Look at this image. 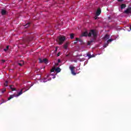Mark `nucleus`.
I'll use <instances>...</instances> for the list:
<instances>
[{
	"label": "nucleus",
	"instance_id": "f257e3e1",
	"mask_svg": "<svg viewBox=\"0 0 131 131\" xmlns=\"http://www.w3.org/2000/svg\"><path fill=\"white\" fill-rule=\"evenodd\" d=\"M88 35L89 37H91L93 35L94 38H96L97 37V32L95 30H92L89 34H88L87 32H84L82 34V36H88Z\"/></svg>",
	"mask_w": 131,
	"mask_h": 131
},
{
	"label": "nucleus",
	"instance_id": "f03ea898",
	"mask_svg": "<svg viewBox=\"0 0 131 131\" xmlns=\"http://www.w3.org/2000/svg\"><path fill=\"white\" fill-rule=\"evenodd\" d=\"M24 90V88L21 89L19 92L17 93V95L13 94L10 96L9 97H8V100L9 101L11 99H13V98H15V97H19V96H21L22 94H23V90Z\"/></svg>",
	"mask_w": 131,
	"mask_h": 131
},
{
	"label": "nucleus",
	"instance_id": "7ed1b4c3",
	"mask_svg": "<svg viewBox=\"0 0 131 131\" xmlns=\"http://www.w3.org/2000/svg\"><path fill=\"white\" fill-rule=\"evenodd\" d=\"M58 39L59 45H63L64 41H65V40L66 39V37L64 36H60L58 37Z\"/></svg>",
	"mask_w": 131,
	"mask_h": 131
},
{
	"label": "nucleus",
	"instance_id": "20e7f679",
	"mask_svg": "<svg viewBox=\"0 0 131 131\" xmlns=\"http://www.w3.org/2000/svg\"><path fill=\"white\" fill-rule=\"evenodd\" d=\"M75 69V67H71V66L70 67V69L73 75H76V73H75V72L74 71Z\"/></svg>",
	"mask_w": 131,
	"mask_h": 131
},
{
	"label": "nucleus",
	"instance_id": "39448f33",
	"mask_svg": "<svg viewBox=\"0 0 131 131\" xmlns=\"http://www.w3.org/2000/svg\"><path fill=\"white\" fill-rule=\"evenodd\" d=\"M39 63H45V64H48V59L47 58H44L43 60L39 58Z\"/></svg>",
	"mask_w": 131,
	"mask_h": 131
},
{
	"label": "nucleus",
	"instance_id": "423d86ee",
	"mask_svg": "<svg viewBox=\"0 0 131 131\" xmlns=\"http://www.w3.org/2000/svg\"><path fill=\"white\" fill-rule=\"evenodd\" d=\"M76 41H79L81 45H84V42H83V40L81 38H76Z\"/></svg>",
	"mask_w": 131,
	"mask_h": 131
},
{
	"label": "nucleus",
	"instance_id": "0eeeda50",
	"mask_svg": "<svg viewBox=\"0 0 131 131\" xmlns=\"http://www.w3.org/2000/svg\"><path fill=\"white\" fill-rule=\"evenodd\" d=\"M125 14H131V7L128 8L126 10L124 11Z\"/></svg>",
	"mask_w": 131,
	"mask_h": 131
},
{
	"label": "nucleus",
	"instance_id": "6e6552de",
	"mask_svg": "<svg viewBox=\"0 0 131 131\" xmlns=\"http://www.w3.org/2000/svg\"><path fill=\"white\" fill-rule=\"evenodd\" d=\"M101 9L98 8L96 11V16H100L101 15Z\"/></svg>",
	"mask_w": 131,
	"mask_h": 131
},
{
	"label": "nucleus",
	"instance_id": "1a4fd4ad",
	"mask_svg": "<svg viewBox=\"0 0 131 131\" xmlns=\"http://www.w3.org/2000/svg\"><path fill=\"white\" fill-rule=\"evenodd\" d=\"M110 38V36H109V35L108 34H106L103 37V39L104 40H107V39H109Z\"/></svg>",
	"mask_w": 131,
	"mask_h": 131
},
{
	"label": "nucleus",
	"instance_id": "9d476101",
	"mask_svg": "<svg viewBox=\"0 0 131 131\" xmlns=\"http://www.w3.org/2000/svg\"><path fill=\"white\" fill-rule=\"evenodd\" d=\"M69 46V42H67L66 43L63 45V48L65 49H67Z\"/></svg>",
	"mask_w": 131,
	"mask_h": 131
},
{
	"label": "nucleus",
	"instance_id": "9b49d317",
	"mask_svg": "<svg viewBox=\"0 0 131 131\" xmlns=\"http://www.w3.org/2000/svg\"><path fill=\"white\" fill-rule=\"evenodd\" d=\"M1 14L4 16L7 14V11L3 9L1 11Z\"/></svg>",
	"mask_w": 131,
	"mask_h": 131
},
{
	"label": "nucleus",
	"instance_id": "f8f14e48",
	"mask_svg": "<svg viewBox=\"0 0 131 131\" xmlns=\"http://www.w3.org/2000/svg\"><path fill=\"white\" fill-rule=\"evenodd\" d=\"M87 56L89 57V59H91V58H94L95 57V55H91V54H87Z\"/></svg>",
	"mask_w": 131,
	"mask_h": 131
},
{
	"label": "nucleus",
	"instance_id": "ddd939ff",
	"mask_svg": "<svg viewBox=\"0 0 131 131\" xmlns=\"http://www.w3.org/2000/svg\"><path fill=\"white\" fill-rule=\"evenodd\" d=\"M55 71L56 72H57L59 73V72H61V69L60 68L58 67L55 69Z\"/></svg>",
	"mask_w": 131,
	"mask_h": 131
},
{
	"label": "nucleus",
	"instance_id": "4468645a",
	"mask_svg": "<svg viewBox=\"0 0 131 131\" xmlns=\"http://www.w3.org/2000/svg\"><path fill=\"white\" fill-rule=\"evenodd\" d=\"M10 88L12 92H14V91H16V89L14 87V85H10Z\"/></svg>",
	"mask_w": 131,
	"mask_h": 131
},
{
	"label": "nucleus",
	"instance_id": "2eb2a0df",
	"mask_svg": "<svg viewBox=\"0 0 131 131\" xmlns=\"http://www.w3.org/2000/svg\"><path fill=\"white\" fill-rule=\"evenodd\" d=\"M125 8H126V5L123 4L121 5V10H122V9H125Z\"/></svg>",
	"mask_w": 131,
	"mask_h": 131
},
{
	"label": "nucleus",
	"instance_id": "dca6fc26",
	"mask_svg": "<svg viewBox=\"0 0 131 131\" xmlns=\"http://www.w3.org/2000/svg\"><path fill=\"white\" fill-rule=\"evenodd\" d=\"M93 42H95V40H91L90 41H89L88 42V46H90V45L93 43Z\"/></svg>",
	"mask_w": 131,
	"mask_h": 131
},
{
	"label": "nucleus",
	"instance_id": "f3484780",
	"mask_svg": "<svg viewBox=\"0 0 131 131\" xmlns=\"http://www.w3.org/2000/svg\"><path fill=\"white\" fill-rule=\"evenodd\" d=\"M70 38L71 39H73V38H74V34L72 33L70 34Z\"/></svg>",
	"mask_w": 131,
	"mask_h": 131
},
{
	"label": "nucleus",
	"instance_id": "a211bd4d",
	"mask_svg": "<svg viewBox=\"0 0 131 131\" xmlns=\"http://www.w3.org/2000/svg\"><path fill=\"white\" fill-rule=\"evenodd\" d=\"M31 23H28L27 24H26L25 25V28H27L28 27H29V25H30Z\"/></svg>",
	"mask_w": 131,
	"mask_h": 131
},
{
	"label": "nucleus",
	"instance_id": "6ab92c4d",
	"mask_svg": "<svg viewBox=\"0 0 131 131\" xmlns=\"http://www.w3.org/2000/svg\"><path fill=\"white\" fill-rule=\"evenodd\" d=\"M111 41H113V39H110L107 41V43H109V42H111Z\"/></svg>",
	"mask_w": 131,
	"mask_h": 131
},
{
	"label": "nucleus",
	"instance_id": "aec40b11",
	"mask_svg": "<svg viewBox=\"0 0 131 131\" xmlns=\"http://www.w3.org/2000/svg\"><path fill=\"white\" fill-rule=\"evenodd\" d=\"M8 50H9V46H7L6 48L4 49V51H5V52H7Z\"/></svg>",
	"mask_w": 131,
	"mask_h": 131
},
{
	"label": "nucleus",
	"instance_id": "412c9836",
	"mask_svg": "<svg viewBox=\"0 0 131 131\" xmlns=\"http://www.w3.org/2000/svg\"><path fill=\"white\" fill-rule=\"evenodd\" d=\"M8 81H5V82L4 83L5 86H8Z\"/></svg>",
	"mask_w": 131,
	"mask_h": 131
},
{
	"label": "nucleus",
	"instance_id": "4be33fe9",
	"mask_svg": "<svg viewBox=\"0 0 131 131\" xmlns=\"http://www.w3.org/2000/svg\"><path fill=\"white\" fill-rule=\"evenodd\" d=\"M109 43H108V42H107L106 43H105L103 46L104 48H107V47H108V45Z\"/></svg>",
	"mask_w": 131,
	"mask_h": 131
},
{
	"label": "nucleus",
	"instance_id": "5701e85b",
	"mask_svg": "<svg viewBox=\"0 0 131 131\" xmlns=\"http://www.w3.org/2000/svg\"><path fill=\"white\" fill-rule=\"evenodd\" d=\"M55 70H56V69H55V68H53L51 70V72H55Z\"/></svg>",
	"mask_w": 131,
	"mask_h": 131
},
{
	"label": "nucleus",
	"instance_id": "b1692460",
	"mask_svg": "<svg viewBox=\"0 0 131 131\" xmlns=\"http://www.w3.org/2000/svg\"><path fill=\"white\" fill-rule=\"evenodd\" d=\"M6 88H4L2 90V94H4V93H5V92H6Z\"/></svg>",
	"mask_w": 131,
	"mask_h": 131
},
{
	"label": "nucleus",
	"instance_id": "393cba45",
	"mask_svg": "<svg viewBox=\"0 0 131 131\" xmlns=\"http://www.w3.org/2000/svg\"><path fill=\"white\" fill-rule=\"evenodd\" d=\"M94 19H95V20H97V19H99V17H98V16H95V17H94Z\"/></svg>",
	"mask_w": 131,
	"mask_h": 131
},
{
	"label": "nucleus",
	"instance_id": "a878e982",
	"mask_svg": "<svg viewBox=\"0 0 131 131\" xmlns=\"http://www.w3.org/2000/svg\"><path fill=\"white\" fill-rule=\"evenodd\" d=\"M60 55H61V53L60 52H58L57 53V57H59L60 56Z\"/></svg>",
	"mask_w": 131,
	"mask_h": 131
},
{
	"label": "nucleus",
	"instance_id": "bb28decb",
	"mask_svg": "<svg viewBox=\"0 0 131 131\" xmlns=\"http://www.w3.org/2000/svg\"><path fill=\"white\" fill-rule=\"evenodd\" d=\"M2 63H5V62H6V60L3 59V60H2Z\"/></svg>",
	"mask_w": 131,
	"mask_h": 131
},
{
	"label": "nucleus",
	"instance_id": "cd10ccee",
	"mask_svg": "<svg viewBox=\"0 0 131 131\" xmlns=\"http://www.w3.org/2000/svg\"><path fill=\"white\" fill-rule=\"evenodd\" d=\"M18 64L19 65V66H22V63H18Z\"/></svg>",
	"mask_w": 131,
	"mask_h": 131
},
{
	"label": "nucleus",
	"instance_id": "c85d7f7f",
	"mask_svg": "<svg viewBox=\"0 0 131 131\" xmlns=\"http://www.w3.org/2000/svg\"><path fill=\"white\" fill-rule=\"evenodd\" d=\"M123 1L124 0H118V2H123Z\"/></svg>",
	"mask_w": 131,
	"mask_h": 131
},
{
	"label": "nucleus",
	"instance_id": "c756f323",
	"mask_svg": "<svg viewBox=\"0 0 131 131\" xmlns=\"http://www.w3.org/2000/svg\"><path fill=\"white\" fill-rule=\"evenodd\" d=\"M58 63H61V60H60L59 59H58Z\"/></svg>",
	"mask_w": 131,
	"mask_h": 131
},
{
	"label": "nucleus",
	"instance_id": "7c9ffc66",
	"mask_svg": "<svg viewBox=\"0 0 131 131\" xmlns=\"http://www.w3.org/2000/svg\"><path fill=\"white\" fill-rule=\"evenodd\" d=\"M57 51H58V48L56 47V48H55V52H57Z\"/></svg>",
	"mask_w": 131,
	"mask_h": 131
},
{
	"label": "nucleus",
	"instance_id": "2f4dec72",
	"mask_svg": "<svg viewBox=\"0 0 131 131\" xmlns=\"http://www.w3.org/2000/svg\"><path fill=\"white\" fill-rule=\"evenodd\" d=\"M77 42H78V41H76V42H74V45H76V43H77Z\"/></svg>",
	"mask_w": 131,
	"mask_h": 131
},
{
	"label": "nucleus",
	"instance_id": "473e14b6",
	"mask_svg": "<svg viewBox=\"0 0 131 131\" xmlns=\"http://www.w3.org/2000/svg\"><path fill=\"white\" fill-rule=\"evenodd\" d=\"M70 55L69 54H67L66 55V57H69Z\"/></svg>",
	"mask_w": 131,
	"mask_h": 131
},
{
	"label": "nucleus",
	"instance_id": "72a5a7b5",
	"mask_svg": "<svg viewBox=\"0 0 131 131\" xmlns=\"http://www.w3.org/2000/svg\"><path fill=\"white\" fill-rule=\"evenodd\" d=\"M55 65H56V66H58V65H59V64L58 63H56Z\"/></svg>",
	"mask_w": 131,
	"mask_h": 131
},
{
	"label": "nucleus",
	"instance_id": "f704fd0d",
	"mask_svg": "<svg viewBox=\"0 0 131 131\" xmlns=\"http://www.w3.org/2000/svg\"><path fill=\"white\" fill-rule=\"evenodd\" d=\"M130 29L131 30V26H130Z\"/></svg>",
	"mask_w": 131,
	"mask_h": 131
}]
</instances>
